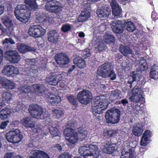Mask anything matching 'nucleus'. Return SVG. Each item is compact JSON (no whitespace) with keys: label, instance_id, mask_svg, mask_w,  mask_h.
Returning a JSON list of instances; mask_svg holds the SVG:
<instances>
[{"label":"nucleus","instance_id":"1","mask_svg":"<svg viewBox=\"0 0 158 158\" xmlns=\"http://www.w3.org/2000/svg\"><path fill=\"white\" fill-rule=\"evenodd\" d=\"M79 152L85 158H97L99 156L97 145L93 144L89 145L81 146L79 148Z\"/></svg>","mask_w":158,"mask_h":158},{"label":"nucleus","instance_id":"2","mask_svg":"<svg viewBox=\"0 0 158 158\" xmlns=\"http://www.w3.org/2000/svg\"><path fill=\"white\" fill-rule=\"evenodd\" d=\"M15 14L17 19L24 23L28 21L31 16L30 11L23 4L18 5L15 10Z\"/></svg>","mask_w":158,"mask_h":158},{"label":"nucleus","instance_id":"3","mask_svg":"<svg viewBox=\"0 0 158 158\" xmlns=\"http://www.w3.org/2000/svg\"><path fill=\"white\" fill-rule=\"evenodd\" d=\"M1 20L2 23L6 27L5 28L0 23V30L1 31L2 34L12 35L14 32L15 26L14 23L11 18L7 15H4L1 18Z\"/></svg>","mask_w":158,"mask_h":158},{"label":"nucleus","instance_id":"4","mask_svg":"<svg viewBox=\"0 0 158 158\" xmlns=\"http://www.w3.org/2000/svg\"><path fill=\"white\" fill-rule=\"evenodd\" d=\"M28 110L32 118L35 119V121L39 119H45L48 116V113L44 112L42 108L36 104L30 105Z\"/></svg>","mask_w":158,"mask_h":158},{"label":"nucleus","instance_id":"5","mask_svg":"<svg viewBox=\"0 0 158 158\" xmlns=\"http://www.w3.org/2000/svg\"><path fill=\"white\" fill-rule=\"evenodd\" d=\"M121 112L119 109L111 108L105 114V118L108 123L114 124L118 123L120 119Z\"/></svg>","mask_w":158,"mask_h":158},{"label":"nucleus","instance_id":"6","mask_svg":"<svg viewBox=\"0 0 158 158\" xmlns=\"http://www.w3.org/2000/svg\"><path fill=\"white\" fill-rule=\"evenodd\" d=\"M8 141L13 144H16L21 141L23 138V135L18 129H12L5 135Z\"/></svg>","mask_w":158,"mask_h":158},{"label":"nucleus","instance_id":"7","mask_svg":"<svg viewBox=\"0 0 158 158\" xmlns=\"http://www.w3.org/2000/svg\"><path fill=\"white\" fill-rule=\"evenodd\" d=\"M46 27L42 23L38 25H32L28 30V34L31 36L35 38L40 37L44 35L46 32Z\"/></svg>","mask_w":158,"mask_h":158},{"label":"nucleus","instance_id":"8","mask_svg":"<svg viewBox=\"0 0 158 158\" xmlns=\"http://www.w3.org/2000/svg\"><path fill=\"white\" fill-rule=\"evenodd\" d=\"M59 0H44L46 2L45 8L48 11L55 13H59L62 7Z\"/></svg>","mask_w":158,"mask_h":158},{"label":"nucleus","instance_id":"9","mask_svg":"<svg viewBox=\"0 0 158 158\" xmlns=\"http://www.w3.org/2000/svg\"><path fill=\"white\" fill-rule=\"evenodd\" d=\"M77 98L81 103L85 105L89 103L93 97L92 94L90 91L85 89L78 93Z\"/></svg>","mask_w":158,"mask_h":158},{"label":"nucleus","instance_id":"10","mask_svg":"<svg viewBox=\"0 0 158 158\" xmlns=\"http://www.w3.org/2000/svg\"><path fill=\"white\" fill-rule=\"evenodd\" d=\"M7 60L11 64L18 63L21 59V56L16 50L12 49L5 51Z\"/></svg>","mask_w":158,"mask_h":158},{"label":"nucleus","instance_id":"11","mask_svg":"<svg viewBox=\"0 0 158 158\" xmlns=\"http://www.w3.org/2000/svg\"><path fill=\"white\" fill-rule=\"evenodd\" d=\"M65 138L70 143L75 145L78 141L76 133L71 128H66L64 131Z\"/></svg>","mask_w":158,"mask_h":158},{"label":"nucleus","instance_id":"12","mask_svg":"<svg viewBox=\"0 0 158 158\" xmlns=\"http://www.w3.org/2000/svg\"><path fill=\"white\" fill-rule=\"evenodd\" d=\"M111 28L113 32L117 35L123 33L125 27V25L121 21L114 20L110 24Z\"/></svg>","mask_w":158,"mask_h":158},{"label":"nucleus","instance_id":"13","mask_svg":"<svg viewBox=\"0 0 158 158\" xmlns=\"http://www.w3.org/2000/svg\"><path fill=\"white\" fill-rule=\"evenodd\" d=\"M54 58L57 64L60 67L63 68L67 65L70 61L69 57L65 53H59L56 54Z\"/></svg>","mask_w":158,"mask_h":158},{"label":"nucleus","instance_id":"14","mask_svg":"<svg viewBox=\"0 0 158 158\" xmlns=\"http://www.w3.org/2000/svg\"><path fill=\"white\" fill-rule=\"evenodd\" d=\"M132 95L130 97L131 101L137 102L144 101L143 92L140 88H135L133 89Z\"/></svg>","mask_w":158,"mask_h":158},{"label":"nucleus","instance_id":"15","mask_svg":"<svg viewBox=\"0 0 158 158\" xmlns=\"http://www.w3.org/2000/svg\"><path fill=\"white\" fill-rule=\"evenodd\" d=\"M112 8V13L114 17L118 18L122 15V10L115 0H108Z\"/></svg>","mask_w":158,"mask_h":158},{"label":"nucleus","instance_id":"16","mask_svg":"<svg viewBox=\"0 0 158 158\" xmlns=\"http://www.w3.org/2000/svg\"><path fill=\"white\" fill-rule=\"evenodd\" d=\"M111 142L109 141L102 143L100 148L102 151L104 153L111 154L116 151L115 146L111 144Z\"/></svg>","mask_w":158,"mask_h":158},{"label":"nucleus","instance_id":"17","mask_svg":"<svg viewBox=\"0 0 158 158\" xmlns=\"http://www.w3.org/2000/svg\"><path fill=\"white\" fill-rule=\"evenodd\" d=\"M2 73L4 75L8 77L12 76L14 74L19 73L18 69L12 65H7L4 66Z\"/></svg>","mask_w":158,"mask_h":158},{"label":"nucleus","instance_id":"18","mask_svg":"<svg viewBox=\"0 0 158 158\" xmlns=\"http://www.w3.org/2000/svg\"><path fill=\"white\" fill-rule=\"evenodd\" d=\"M61 77V74L48 75L46 76L45 81L46 83H48L50 85H55L60 80Z\"/></svg>","mask_w":158,"mask_h":158},{"label":"nucleus","instance_id":"19","mask_svg":"<svg viewBox=\"0 0 158 158\" xmlns=\"http://www.w3.org/2000/svg\"><path fill=\"white\" fill-rule=\"evenodd\" d=\"M16 45L17 49L20 53L22 54L28 52H35L36 50L35 47H31L23 43H18Z\"/></svg>","mask_w":158,"mask_h":158},{"label":"nucleus","instance_id":"20","mask_svg":"<svg viewBox=\"0 0 158 158\" xmlns=\"http://www.w3.org/2000/svg\"><path fill=\"white\" fill-rule=\"evenodd\" d=\"M151 136L152 133L149 130L145 131L142 136L140 141V145L144 146H147L149 143V139Z\"/></svg>","mask_w":158,"mask_h":158},{"label":"nucleus","instance_id":"21","mask_svg":"<svg viewBox=\"0 0 158 158\" xmlns=\"http://www.w3.org/2000/svg\"><path fill=\"white\" fill-rule=\"evenodd\" d=\"M59 37L58 32L55 30L50 31L48 33V41L51 43H56L57 42Z\"/></svg>","mask_w":158,"mask_h":158},{"label":"nucleus","instance_id":"22","mask_svg":"<svg viewBox=\"0 0 158 158\" xmlns=\"http://www.w3.org/2000/svg\"><path fill=\"white\" fill-rule=\"evenodd\" d=\"M113 66L111 63H106L102 65L101 71L102 76L104 77L105 76L113 69Z\"/></svg>","mask_w":158,"mask_h":158},{"label":"nucleus","instance_id":"23","mask_svg":"<svg viewBox=\"0 0 158 158\" xmlns=\"http://www.w3.org/2000/svg\"><path fill=\"white\" fill-rule=\"evenodd\" d=\"M29 158H49L48 154L42 151L35 150L30 153Z\"/></svg>","mask_w":158,"mask_h":158},{"label":"nucleus","instance_id":"24","mask_svg":"<svg viewBox=\"0 0 158 158\" xmlns=\"http://www.w3.org/2000/svg\"><path fill=\"white\" fill-rule=\"evenodd\" d=\"M8 43L13 45L15 44V42L11 37L5 39L3 41L2 44L3 45V48L5 51L12 49V46Z\"/></svg>","mask_w":158,"mask_h":158},{"label":"nucleus","instance_id":"25","mask_svg":"<svg viewBox=\"0 0 158 158\" xmlns=\"http://www.w3.org/2000/svg\"><path fill=\"white\" fill-rule=\"evenodd\" d=\"M75 133L78 140L80 141L85 139L87 135V131L82 127L78 128V131Z\"/></svg>","mask_w":158,"mask_h":158},{"label":"nucleus","instance_id":"26","mask_svg":"<svg viewBox=\"0 0 158 158\" xmlns=\"http://www.w3.org/2000/svg\"><path fill=\"white\" fill-rule=\"evenodd\" d=\"M133 74H136L137 75L138 77H136V81L137 80V85L138 88H143L144 84L145 83V80L144 77L141 75L139 74L137 71H133Z\"/></svg>","mask_w":158,"mask_h":158},{"label":"nucleus","instance_id":"27","mask_svg":"<svg viewBox=\"0 0 158 158\" xmlns=\"http://www.w3.org/2000/svg\"><path fill=\"white\" fill-rule=\"evenodd\" d=\"M20 123L27 128H32L34 126L31 118L29 117H26L21 120Z\"/></svg>","mask_w":158,"mask_h":158},{"label":"nucleus","instance_id":"28","mask_svg":"<svg viewBox=\"0 0 158 158\" xmlns=\"http://www.w3.org/2000/svg\"><path fill=\"white\" fill-rule=\"evenodd\" d=\"M33 87L35 90V93L39 96L42 95V94L46 90L45 87L43 84L34 85Z\"/></svg>","mask_w":158,"mask_h":158},{"label":"nucleus","instance_id":"29","mask_svg":"<svg viewBox=\"0 0 158 158\" xmlns=\"http://www.w3.org/2000/svg\"><path fill=\"white\" fill-rule=\"evenodd\" d=\"M24 3L26 8H28V9L29 11L35 10L37 8V6L35 3V0H25Z\"/></svg>","mask_w":158,"mask_h":158},{"label":"nucleus","instance_id":"30","mask_svg":"<svg viewBox=\"0 0 158 158\" xmlns=\"http://www.w3.org/2000/svg\"><path fill=\"white\" fill-rule=\"evenodd\" d=\"M111 13L110 8L107 7H104L102 9H99V18H106Z\"/></svg>","mask_w":158,"mask_h":158},{"label":"nucleus","instance_id":"31","mask_svg":"<svg viewBox=\"0 0 158 158\" xmlns=\"http://www.w3.org/2000/svg\"><path fill=\"white\" fill-rule=\"evenodd\" d=\"M119 51L121 53L125 56H127L128 55L132 54V50L130 47L127 46H120L119 48Z\"/></svg>","mask_w":158,"mask_h":158},{"label":"nucleus","instance_id":"32","mask_svg":"<svg viewBox=\"0 0 158 158\" xmlns=\"http://www.w3.org/2000/svg\"><path fill=\"white\" fill-rule=\"evenodd\" d=\"M73 63L77 64V66L79 68H83L85 66V60L79 56L77 57L74 59Z\"/></svg>","mask_w":158,"mask_h":158},{"label":"nucleus","instance_id":"33","mask_svg":"<svg viewBox=\"0 0 158 158\" xmlns=\"http://www.w3.org/2000/svg\"><path fill=\"white\" fill-rule=\"evenodd\" d=\"M124 23L125 25V29L130 32H133L136 28L134 23L131 21L125 22Z\"/></svg>","mask_w":158,"mask_h":158},{"label":"nucleus","instance_id":"34","mask_svg":"<svg viewBox=\"0 0 158 158\" xmlns=\"http://www.w3.org/2000/svg\"><path fill=\"white\" fill-rule=\"evenodd\" d=\"M90 16V14L89 12L85 11L82 12L78 18L77 21L79 22L85 21Z\"/></svg>","mask_w":158,"mask_h":158},{"label":"nucleus","instance_id":"35","mask_svg":"<svg viewBox=\"0 0 158 158\" xmlns=\"http://www.w3.org/2000/svg\"><path fill=\"white\" fill-rule=\"evenodd\" d=\"M138 77L136 74H133V72L131 75L129 80L127 84V89H131L132 87L133 82L136 81V77Z\"/></svg>","mask_w":158,"mask_h":158},{"label":"nucleus","instance_id":"36","mask_svg":"<svg viewBox=\"0 0 158 158\" xmlns=\"http://www.w3.org/2000/svg\"><path fill=\"white\" fill-rule=\"evenodd\" d=\"M104 41L106 44H111L114 42V38L113 35L109 34H105L103 38Z\"/></svg>","mask_w":158,"mask_h":158},{"label":"nucleus","instance_id":"37","mask_svg":"<svg viewBox=\"0 0 158 158\" xmlns=\"http://www.w3.org/2000/svg\"><path fill=\"white\" fill-rule=\"evenodd\" d=\"M49 103H51L52 105H55L59 103L60 102V98L59 96L54 97H49L48 100Z\"/></svg>","mask_w":158,"mask_h":158},{"label":"nucleus","instance_id":"38","mask_svg":"<svg viewBox=\"0 0 158 158\" xmlns=\"http://www.w3.org/2000/svg\"><path fill=\"white\" fill-rule=\"evenodd\" d=\"M34 74L32 69H30L25 71L24 75L27 81H32V78H34Z\"/></svg>","mask_w":158,"mask_h":158},{"label":"nucleus","instance_id":"39","mask_svg":"<svg viewBox=\"0 0 158 158\" xmlns=\"http://www.w3.org/2000/svg\"><path fill=\"white\" fill-rule=\"evenodd\" d=\"M1 95L3 101L8 103H10L12 101V95L9 92H4L2 93Z\"/></svg>","mask_w":158,"mask_h":158},{"label":"nucleus","instance_id":"40","mask_svg":"<svg viewBox=\"0 0 158 158\" xmlns=\"http://www.w3.org/2000/svg\"><path fill=\"white\" fill-rule=\"evenodd\" d=\"M92 106L93 113L94 115L96 116L98 114L99 101L98 100H95L92 103Z\"/></svg>","mask_w":158,"mask_h":158},{"label":"nucleus","instance_id":"41","mask_svg":"<svg viewBox=\"0 0 158 158\" xmlns=\"http://www.w3.org/2000/svg\"><path fill=\"white\" fill-rule=\"evenodd\" d=\"M146 62L145 60H141L139 63V64H140V66L137 68L136 71H140L141 72L142 71L147 70L148 68V67L146 66Z\"/></svg>","mask_w":158,"mask_h":158},{"label":"nucleus","instance_id":"42","mask_svg":"<svg viewBox=\"0 0 158 158\" xmlns=\"http://www.w3.org/2000/svg\"><path fill=\"white\" fill-rule=\"evenodd\" d=\"M102 96L99 95V100H101V97ZM108 106V104L107 103L102 102L99 100V114H102L103 111L106 110Z\"/></svg>","mask_w":158,"mask_h":158},{"label":"nucleus","instance_id":"43","mask_svg":"<svg viewBox=\"0 0 158 158\" xmlns=\"http://www.w3.org/2000/svg\"><path fill=\"white\" fill-rule=\"evenodd\" d=\"M124 156L128 158H135L134 150L132 148H130L127 151L125 152Z\"/></svg>","mask_w":158,"mask_h":158},{"label":"nucleus","instance_id":"44","mask_svg":"<svg viewBox=\"0 0 158 158\" xmlns=\"http://www.w3.org/2000/svg\"><path fill=\"white\" fill-rule=\"evenodd\" d=\"M10 114L9 109H2L0 111V118L2 119H5L7 118L8 116Z\"/></svg>","mask_w":158,"mask_h":158},{"label":"nucleus","instance_id":"45","mask_svg":"<svg viewBox=\"0 0 158 158\" xmlns=\"http://www.w3.org/2000/svg\"><path fill=\"white\" fill-rule=\"evenodd\" d=\"M133 134L135 136L141 135L143 131V129L138 126L133 127L132 130Z\"/></svg>","mask_w":158,"mask_h":158},{"label":"nucleus","instance_id":"46","mask_svg":"<svg viewBox=\"0 0 158 158\" xmlns=\"http://www.w3.org/2000/svg\"><path fill=\"white\" fill-rule=\"evenodd\" d=\"M3 87L6 89H11L14 88V84L12 81L7 79L3 85Z\"/></svg>","mask_w":158,"mask_h":158},{"label":"nucleus","instance_id":"47","mask_svg":"<svg viewBox=\"0 0 158 158\" xmlns=\"http://www.w3.org/2000/svg\"><path fill=\"white\" fill-rule=\"evenodd\" d=\"M31 91V86L25 85L21 87L20 88V92L23 94L28 93Z\"/></svg>","mask_w":158,"mask_h":158},{"label":"nucleus","instance_id":"48","mask_svg":"<svg viewBox=\"0 0 158 158\" xmlns=\"http://www.w3.org/2000/svg\"><path fill=\"white\" fill-rule=\"evenodd\" d=\"M67 97L68 100L71 104L73 105H77L78 102L75 97L70 95L67 96Z\"/></svg>","mask_w":158,"mask_h":158},{"label":"nucleus","instance_id":"49","mask_svg":"<svg viewBox=\"0 0 158 158\" xmlns=\"http://www.w3.org/2000/svg\"><path fill=\"white\" fill-rule=\"evenodd\" d=\"M117 132L113 130H106L104 134L105 136L107 137H111L115 136L117 134Z\"/></svg>","mask_w":158,"mask_h":158},{"label":"nucleus","instance_id":"50","mask_svg":"<svg viewBox=\"0 0 158 158\" xmlns=\"http://www.w3.org/2000/svg\"><path fill=\"white\" fill-rule=\"evenodd\" d=\"M54 116L57 118H59L63 115V111L60 110L55 109L52 111Z\"/></svg>","mask_w":158,"mask_h":158},{"label":"nucleus","instance_id":"51","mask_svg":"<svg viewBox=\"0 0 158 158\" xmlns=\"http://www.w3.org/2000/svg\"><path fill=\"white\" fill-rule=\"evenodd\" d=\"M49 131L53 137L58 136L60 133V132L56 127H52L50 128L49 129Z\"/></svg>","mask_w":158,"mask_h":158},{"label":"nucleus","instance_id":"52","mask_svg":"<svg viewBox=\"0 0 158 158\" xmlns=\"http://www.w3.org/2000/svg\"><path fill=\"white\" fill-rule=\"evenodd\" d=\"M116 77V74L114 71L113 69L112 71L106 75L104 77H110V79L112 80H114L115 79Z\"/></svg>","mask_w":158,"mask_h":158},{"label":"nucleus","instance_id":"53","mask_svg":"<svg viewBox=\"0 0 158 158\" xmlns=\"http://www.w3.org/2000/svg\"><path fill=\"white\" fill-rule=\"evenodd\" d=\"M153 69L154 68H153L152 70L150 72V76L152 79L156 80L158 78V72H157Z\"/></svg>","mask_w":158,"mask_h":158},{"label":"nucleus","instance_id":"54","mask_svg":"<svg viewBox=\"0 0 158 158\" xmlns=\"http://www.w3.org/2000/svg\"><path fill=\"white\" fill-rule=\"evenodd\" d=\"M71 29L70 26L68 24H64L62 25L61 27V30L63 31L66 32L70 30Z\"/></svg>","mask_w":158,"mask_h":158},{"label":"nucleus","instance_id":"55","mask_svg":"<svg viewBox=\"0 0 158 158\" xmlns=\"http://www.w3.org/2000/svg\"><path fill=\"white\" fill-rule=\"evenodd\" d=\"M121 94V91L118 89H116L113 91V96L115 97L116 98L118 99L120 98V95Z\"/></svg>","mask_w":158,"mask_h":158},{"label":"nucleus","instance_id":"56","mask_svg":"<svg viewBox=\"0 0 158 158\" xmlns=\"http://www.w3.org/2000/svg\"><path fill=\"white\" fill-rule=\"evenodd\" d=\"M9 122L8 120L2 122L0 125V128L3 129L5 128Z\"/></svg>","mask_w":158,"mask_h":158},{"label":"nucleus","instance_id":"57","mask_svg":"<svg viewBox=\"0 0 158 158\" xmlns=\"http://www.w3.org/2000/svg\"><path fill=\"white\" fill-rule=\"evenodd\" d=\"M71 155L67 152H64L61 155L60 158H71Z\"/></svg>","mask_w":158,"mask_h":158},{"label":"nucleus","instance_id":"58","mask_svg":"<svg viewBox=\"0 0 158 158\" xmlns=\"http://www.w3.org/2000/svg\"><path fill=\"white\" fill-rule=\"evenodd\" d=\"M128 103V100L125 98L122 100L121 101H119L118 102L119 104H122L123 106H125Z\"/></svg>","mask_w":158,"mask_h":158},{"label":"nucleus","instance_id":"59","mask_svg":"<svg viewBox=\"0 0 158 158\" xmlns=\"http://www.w3.org/2000/svg\"><path fill=\"white\" fill-rule=\"evenodd\" d=\"M83 55L86 57H89L90 56L89 50L88 49H85L83 52Z\"/></svg>","mask_w":158,"mask_h":158},{"label":"nucleus","instance_id":"60","mask_svg":"<svg viewBox=\"0 0 158 158\" xmlns=\"http://www.w3.org/2000/svg\"><path fill=\"white\" fill-rule=\"evenodd\" d=\"M151 17L153 21H155L158 19V15L156 13L153 11L152 13Z\"/></svg>","mask_w":158,"mask_h":158},{"label":"nucleus","instance_id":"61","mask_svg":"<svg viewBox=\"0 0 158 158\" xmlns=\"http://www.w3.org/2000/svg\"><path fill=\"white\" fill-rule=\"evenodd\" d=\"M7 79L5 78L4 77L0 76V84H1L2 86L3 87V85L5 84V82Z\"/></svg>","mask_w":158,"mask_h":158},{"label":"nucleus","instance_id":"62","mask_svg":"<svg viewBox=\"0 0 158 158\" xmlns=\"http://www.w3.org/2000/svg\"><path fill=\"white\" fill-rule=\"evenodd\" d=\"M14 153L9 152L6 153L5 155L4 158H13L14 157Z\"/></svg>","mask_w":158,"mask_h":158},{"label":"nucleus","instance_id":"63","mask_svg":"<svg viewBox=\"0 0 158 158\" xmlns=\"http://www.w3.org/2000/svg\"><path fill=\"white\" fill-rule=\"evenodd\" d=\"M21 109L19 105H18L17 107L15 105L12 108L13 111L14 112H18Z\"/></svg>","mask_w":158,"mask_h":158},{"label":"nucleus","instance_id":"64","mask_svg":"<svg viewBox=\"0 0 158 158\" xmlns=\"http://www.w3.org/2000/svg\"><path fill=\"white\" fill-rule=\"evenodd\" d=\"M53 18L52 17H49L48 15L45 16V18H44V20L45 21H48L49 22H51L53 20Z\"/></svg>","mask_w":158,"mask_h":158}]
</instances>
